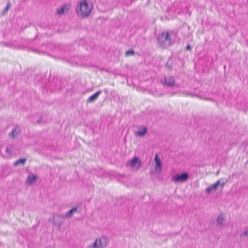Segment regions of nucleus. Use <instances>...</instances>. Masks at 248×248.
Here are the masks:
<instances>
[{"instance_id": "1", "label": "nucleus", "mask_w": 248, "mask_h": 248, "mask_svg": "<svg viewBox=\"0 0 248 248\" xmlns=\"http://www.w3.org/2000/svg\"><path fill=\"white\" fill-rule=\"evenodd\" d=\"M93 5L86 0H82L77 5L76 11L78 16H89L93 9Z\"/></svg>"}, {"instance_id": "2", "label": "nucleus", "mask_w": 248, "mask_h": 248, "mask_svg": "<svg viewBox=\"0 0 248 248\" xmlns=\"http://www.w3.org/2000/svg\"><path fill=\"white\" fill-rule=\"evenodd\" d=\"M108 243V239L103 236L100 238L96 239L92 245L88 246V248H106Z\"/></svg>"}, {"instance_id": "3", "label": "nucleus", "mask_w": 248, "mask_h": 248, "mask_svg": "<svg viewBox=\"0 0 248 248\" xmlns=\"http://www.w3.org/2000/svg\"><path fill=\"white\" fill-rule=\"evenodd\" d=\"M157 41L160 46L164 47L166 45H170L171 38L168 32H162L158 36Z\"/></svg>"}, {"instance_id": "4", "label": "nucleus", "mask_w": 248, "mask_h": 248, "mask_svg": "<svg viewBox=\"0 0 248 248\" xmlns=\"http://www.w3.org/2000/svg\"><path fill=\"white\" fill-rule=\"evenodd\" d=\"M189 177V174L187 172H183L180 174H176L172 177V181L175 183H183L186 182Z\"/></svg>"}, {"instance_id": "5", "label": "nucleus", "mask_w": 248, "mask_h": 248, "mask_svg": "<svg viewBox=\"0 0 248 248\" xmlns=\"http://www.w3.org/2000/svg\"><path fill=\"white\" fill-rule=\"evenodd\" d=\"M225 183H226L225 182L222 181L221 182V180H219L216 183L214 184L213 185H212L208 187L206 189L205 192L207 193H210L212 191H216L218 186H221V187L222 188L224 187Z\"/></svg>"}, {"instance_id": "6", "label": "nucleus", "mask_w": 248, "mask_h": 248, "mask_svg": "<svg viewBox=\"0 0 248 248\" xmlns=\"http://www.w3.org/2000/svg\"><path fill=\"white\" fill-rule=\"evenodd\" d=\"M71 4L70 3H65L57 10L56 13L59 15L67 14L71 9Z\"/></svg>"}, {"instance_id": "7", "label": "nucleus", "mask_w": 248, "mask_h": 248, "mask_svg": "<svg viewBox=\"0 0 248 248\" xmlns=\"http://www.w3.org/2000/svg\"><path fill=\"white\" fill-rule=\"evenodd\" d=\"M21 133V130L20 127L16 125L12 129V131L8 134V137L10 139H15L18 137Z\"/></svg>"}, {"instance_id": "8", "label": "nucleus", "mask_w": 248, "mask_h": 248, "mask_svg": "<svg viewBox=\"0 0 248 248\" xmlns=\"http://www.w3.org/2000/svg\"><path fill=\"white\" fill-rule=\"evenodd\" d=\"M129 163L130 166L132 168L135 167L137 170H139L141 167V160L138 157L134 156Z\"/></svg>"}, {"instance_id": "9", "label": "nucleus", "mask_w": 248, "mask_h": 248, "mask_svg": "<svg viewBox=\"0 0 248 248\" xmlns=\"http://www.w3.org/2000/svg\"><path fill=\"white\" fill-rule=\"evenodd\" d=\"M155 169L158 172L161 171V161L160 159L158 156L156 154L155 158Z\"/></svg>"}, {"instance_id": "10", "label": "nucleus", "mask_w": 248, "mask_h": 248, "mask_svg": "<svg viewBox=\"0 0 248 248\" xmlns=\"http://www.w3.org/2000/svg\"><path fill=\"white\" fill-rule=\"evenodd\" d=\"M165 84L170 87H172L175 83V79L172 77H165L164 78Z\"/></svg>"}, {"instance_id": "11", "label": "nucleus", "mask_w": 248, "mask_h": 248, "mask_svg": "<svg viewBox=\"0 0 248 248\" xmlns=\"http://www.w3.org/2000/svg\"><path fill=\"white\" fill-rule=\"evenodd\" d=\"M37 179H38V176L36 175H35V174L30 175L27 176V178L26 179V183L28 185H31Z\"/></svg>"}, {"instance_id": "12", "label": "nucleus", "mask_w": 248, "mask_h": 248, "mask_svg": "<svg viewBox=\"0 0 248 248\" xmlns=\"http://www.w3.org/2000/svg\"><path fill=\"white\" fill-rule=\"evenodd\" d=\"M101 93V91H98L93 95H91L87 100L88 103L93 102L95 101L98 98V96Z\"/></svg>"}, {"instance_id": "13", "label": "nucleus", "mask_w": 248, "mask_h": 248, "mask_svg": "<svg viewBox=\"0 0 248 248\" xmlns=\"http://www.w3.org/2000/svg\"><path fill=\"white\" fill-rule=\"evenodd\" d=\"M147 132V129L145 127H143L141 130H139L135 132V134L140 137L144 136Z\"/></svg>"}, {"instance_id": "14", "label": "nucleus", "mask_w": 248, "mask_h": 248, "mask_svg": "<svg viewBox=\"0 0 248 248\" xmlns=\"http://www.w3.org/2000/svg\"><path fill=\"white\" fill-rule=\"evenodd\" d=\"M224 220L225 218L224 215L223 214H220L217 217V224L220 225H223V222L224 221Z\"/></svg>"}, {"instance_id": "15", "label": "nucleus", "mask_w": 248, "mask_h": 248, "mask_svg": "<svg viewBox=\"0 0 248 248\" xmlns=\"http://www.w3.org/2000/svg\"><path fill=\"white\" fill-rule=\"evenodd\" d=\"M26 161V158H21L20 159L17 160L14 163V166H16L18 165L19 164H21L22 165H24L25 162Z\"/></svg>"}, {"instance_id": "16", "label": "nucleus", "mask_w": 248, "mask_h": 248, "mask_svg": "<svg viewBox=\"0 0 248 248\" xmlns=\"http://www.w3.org/2000/svg\"><path fill=\"white\" fill-rule=\"evenodd\" d=\"M172 62H171V61L169 60L168 61L167 63H166V68L168 70H171L172 69Z\"/></svg>"}, {"instance_id": "17", "label": "nucleus", "mask_w": 248, "mask_h": 248, "mask_svg": "<svg viewBox=\"0 0 248 248\" xmlns=\"http://www.w3.org/2000/svg\"><path fill=\"white\" fill-rule=\"evenodd\" d=\"M11 4L10 3V2H8L7 3V5H6V7H5V8L4 9L2 14L3 15H5L6 14V12L9 10V9L10 8H11Z\"/></svg>"}, {"instance_id": "18", "label": "nucleus", "mask_w": 248, "mask_h": 248, "mask_svg": "<svg viewBox=\"0 0 248 248\" xmlns=\"http://www.w3.org/2000/svg\"><path fill=\"white\" fill-rule=\"evenodd\" d=\"M135 52L133 49H130L125 52V56H128L130 55H134Z\"/></svg>"}, {"instance_id": "19", "label": "nucleus", "mask_w": 248, "mask_h": 248, "mask_svg": "<svg viewBox=\"0 0 248 248\" xmlns=\"http://www.w3.org/2000/svg\"><path fill=\"white\" fill-rule=\"evenodd\" d=\"M73 212L72 211L71 209L68 211L67 213L65 215L64 217H71L73 214Z\"/></svg>"}, {"instance_id": "20", "label": "nucleus", "mask_w": 248, "mask_h": 248, "mask_svg": "<svg viewBox=\"0 0 248 248\" xmlns=\"http://www.w3.org/2000/svg\"><path fill=\"white\" fill-rule=\"evenodd\" d=\"M183 94L185 95H190L192 96V93H189L188 91H184L183 92Z\"/></svg>"}, {"instance_id": "21", "label": "nucleus", "mask_w": 248, "mask_h": 248, "mask_svg": "<svg viewBox=\"0 0 248 248\" xmlns=\"http://www.w3.org/2000/svg\"><path fill=\"white\" fill-rule=\"evenodd\" d=\"M244 235L246 236H248V228H245L244 232Z\"/></svg>"}, {"instance_id": "22", "label": "nucleus", "mask_w": 248, "mask_h": 248, "mask_svg": "<svg viewBox=\"0 0 248 248\" xmlns=\"http://www.w3.org/2000/svg\"><path fill=\"white\" fill-rule=\"evenodd\" d=\"M192 96L193 97H198V98H201L202 99V97L201 95H199V94H192Z\"/></svg>"}, {"instance_id": "23", "label": "nucleus", "mask_w": 248, "mask_h": 248, "mask_svg": "<svg viewBox=\"0 0 248 248\" xmlns=\"http://www.w3.org/2000/svg\"><path fill=\"white\" fill-rule=\"evenodd\" d=\"M49 221H51L53 225L55 224V217H53L52 218H50Z\"/></svg>"}, {"instance_id": "24", "label": "nucleus", "mask_w": 248, "mask_h": 248, "mask_svg": "<svg viewBox=\"0 0 248 248\" xmlns=\"http://www.w3.org/2000/svg\"><path fill=\"white\" fill-rule=\"evenodd\" d=\"M6 152L9 155H11V151L9 149L8 147H6Z\"/></svg>"}, {"instance_id": "25", "label": "nucleus", "mask_w": 248, "mask_h": 248, "mask_svg": "<svg viewBox=\"0 0 248 248\" xmlns=\"http://www.w3.org/2000/svg\"><path fill=\"white\" fill-rule=\"evenodd\" d=\"M71 210L74 213H76L78 211V208L76 207H75V208H73L72 209H71Z\"/></svg>"}, {"instance_id": "26", "label": "nucleus", "mask_w": 248, "mask_h": 248, "mask_svg": "<svg viewBox=\"0 0 248 248\" xmlns=\"http://www.w3.org/2000/svg\"><path fill=\"white\" fill-rule=\"evenodd\" d=\"M186 49L187 50H190L191 49V46L190 45H188L187 46H186Z\"/></svg>"}, {"instance_id": "27", "label": "nucleus", "mask_w": 248, "mask_h": 248, "mask_svg": "<svg viewBox=\"0 0 248 248\" xmlns=\"http://www.w3.org/2000/svg\"><path fill=\"white\" fill-rule=\"evenodd\" d=\"M204 99L205 100H209V101H214V100L213 99H212V98H204Z\"/></svg>"}, {"instance_id": "28", "label": "nucleus", "mask_w": 248, "mask_h": 248, "mask_svg": "<svg viewBox=\"0 0 248 248\" xmlns=\"http://www.w3.org/2000/svg\"><path fill=\"white\" fill-rule=\"evenodd\" d=\"M41 121H42V118H40V119L37 121V123L38 124H40V123H41Z\"/></svg>"}]
</instances>
